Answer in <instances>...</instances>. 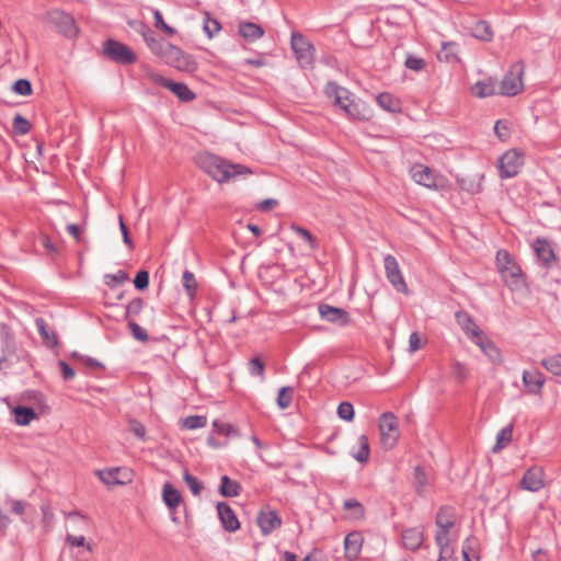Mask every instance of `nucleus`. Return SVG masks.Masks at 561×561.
Listing matches in <instances>:
<instances>
[{
    "label": "nucleus",
    "mask_w": 561,
    "mask_h": 561,
    "mask_svg": "<svg viewBox=\"0 0 561 561\" xmlns=\"http://www.w3.org/2000/svg\"><path fill=\"white\" fill-rule=\"evenodd\" d=\"M325 92L330 99H332V103L334 106H337L342 110V106L346 105L350 101V91L345 88L340 87L335 82H329Z\"/></svg>",
    "instance_id": "24"
},
{
    "label": "nucleus",
    "mask_w": 561,
    "mask_h": 561,
    "mask_svg": "<svg viewBox=\"0 0 561 561\" xmlns=\"http://www.w3.org/2000/svg\"><path fill=\"white\" fill-rule=\"evenodd\" d=\"M534 250L538 260L541 261L543 265H549L556 260V255L550 243L545 239L537 238L534 242Z\"/></svg>",
    "instance_id": "26"
},
{
    "label": "nucleus",
    "mask_w": 561,
    "mask_h": 561,
    "mask_svg": "<svg viewBox=\"0 0 561 561\" xmlns=\"http://www.w3.org/2000/svg\"><path fill=\"white\" fill-rule=\"evenodd\" d=\"M513 437V424H508L503 427L496 435V443L492 448L493 453H497L499 450L508 446L512 442Z\"/></svg>",
    "instance_id": "37"
},
{
    "label": "nucleus",
    "mask_w": 561,
    "mask_h": 561,
    "mask_svg": "<svg viewBox=\"0 0 561 561\" xmlns=\"http://www.w3.org/2000/svg\"><path fill=\"white\" fill-rule=\"evenodd\" d=\"M343 508L351 513V517L354 519H362L365 516V508L360 502L355 499L345 500Z\"/></svg>",
    "instance_id": "40"
},
{
    "label": "nucleus",
    "mask_w": 561,
    "mask_h": 561,
    "mask_svg": "<svg viewBox=\"0 0 561 561\" xmlns=\"http://www.w3.org/2000/svg\"><path fill=\"white\" fill-rule=\"evenodd\" d=\"M376 101L381 108L390 113H397L401 111L399 100L388 92L379 93L376 96Z\"/></svg>",
    "instance_id": "34"
},
{
    "label": "nucleus",
    "mask_w": 561,
    "mask_h": 561,
    "mask_svg": "<svg viewBox=\"0 0 561 561\" xmlns=\"http://www.w3.org/2000/svg\"><path fill=\"white\" fill-rule=\"evenodd\" d=\"M404 66L410 70L421 71L425 68L426 61L421 57H417L414 55H408V57L404 61Z\"/></svg>",
    "instance_id": "56"
},
{
    "label": "nucleus",
    "mask_w": 561,
    "mask_h": 561,
    "mask_svg": "<svg viewBox=\"0 0 561 561\" xmlns=\"http://www.w3.org/2000/svg\"><path fill=\"white\" fill-rule=\"evenodd\" d=\"M161 59L169 66L174 67L181 71L193 72L197 69V64L194 58L186 55L182 49L174 45H170L164 51Z\"/></svg>",
    "instance_id": "8"
},
{
    "label": "nucleus",
    "mask_w": 561,
    "mask_h": 561,
    "mask_svg": "<svg viewBox=\"0 0 561 561\" xmlns=\"http://www.w3.org/2000/svg\"><path fill=\"white\" fill-rule=\"evenodd\" d=\"M182 285L190 297H193L195 295L197 289V283L194 274L191 271H184L182 275Z\"/></svg>",
    "instance_id": "49"
},
{
    "label": "nucleus",
    "mask_w": 561,
    "mask_h": 561,
    "mask_svg": "<svg viewBox=\"0 0 561 561\" xmlns=\"http://www.w3.org/2000/svg\"><path fill=\"white\" fill-rule=\"evenodd\" d=\"M96 473L100 480L107 485L126 484L131 481V472L125 468L99 470Z\"/></svg>",
    "instance_id": "17"
},
{
    "label": "nucleus",
    "mask_w": 561,
    "mask_h": 561,
    "mask_svg": "<svg viewBox=\"0 0 561 561\" xmlns=\"http://www.w3.org/2000/svg\"><path fill=\"white\" fill-rule=\"evenodd\" d=\"M66 541L72 547H87L88 550H91L90 543L85 545L84 536L67 535Z\"/></svg>",
    "instance_id": "63"
},
{
    "label": "nucleus",
    "mask_w": 561,
    "mask_h": 561,
    "mask_svg": "<svg viewBox=\"0 0 561 561\" xmlns=\"http://www.w3.org/2000/svg\"><path fill=\"white\" fill-rule=\"evenodd\" d=\"M72 357L80 359L81 363L90 369H104V365L93 357L80 355L77 352L72 353Z\"/></svg>",
    "instance_id": "59"
},
{
    "label": "nucleus",
    "mask_w": 561,
    "mask_h": 561,
    "mask_svg": "<svg viewBox=\"0 0 561 561\" xmlns=\"http://www.w3.org/2000/svg\"><path fill=\"white\" fill-rule=\"evenodd\" d=\"M12 127L14 134L23 136L31 130L32 125L24 116L16 114L13 118Z\"/></svg>",
    "instance_id": "48"
},
{
    "label": "nucleus",
    "mask_w": 561,
    "mask_h": 561,
    "mask_svg": "<svg viewBox=\"0 0 561 561\" xmlns=\"http://www.w3.org/2000/svg\"><path fill=\"white\" fill-rule=\"evenodd\" d=\"M383 265H385L386 277L389 280V283L398 291L408 293V285L403 278V275H402V272L400 270L397 259L391 254H387L383 257Z\"/></svg>",
    "instance_id": "11"
},
{
    "label": "nucleus",
    "mask_w": 561,
    "mask_h": 561,
    "mask_svg": "<svg viewBox=\"0 0 561 561\" xmlns=\"http://www.w3.org/2000/svg\"><path fill=\"white\" fill-rule=\"evenodd\" d=\"M291 229L300 239L309 244L311 250L318 249L319 242L308 229L295 225L291 227Z\"/></svg>",
    "instance_id": "46"
},
{
    "label": "nucleus",
    "mask_w": 561,
    "mask_h": 561,
    "mask_svg": "<svg viewBox=\"0 0 561 561\" xmlns=\"http://www.w3.org/2000/svg\"><path fill=\"white\" fill-rule=\"evenodd\" d=\"M293 392L294 389L291 387H282L278 390L277 405L279 407V409H287L291 404Z\"/></svg>",
    "instance_id": "50"
},
{
    "label": "nucleus",
    "mask_w": 561,
    "mask_h": 561,
    "mask_svg": "<svg viewBox=\"0 0 561 561\" xmlns=\"http://www.w3.org/2000/svg\"><path fill=\"white\" fill-rule=\"evenodd\" d=\"M337 415L340 419L351 422L354 419V407L352 403L344 401L337 407Z\"/></svg>",
    "instance_id": "55"
},
{
    "label": "nucleus",
    "mask_w": 561,
    "mask_h": 561,
    "mask_svg": "<svg viewBox=\"0 0 561 561\" xmlns=\"http://www.w3.org/2000/svg\"><path fill=\"white\" fill-rule=\"evenodd\" d=\"M241 491V485L236 480L230 479L228 476L220 478L219 493L225 497L238 496Z\"/></svg>",
    "instance_id": "31"
},
{
    "label": "nucleus",
    "mask_w": 561,
    "mask_h": 561,
    "mask_svg": "<svg viewBox=\"0 0 561 561\" xmlns=\"http://www.w3.org/2000/svg\"><path fill=\"white\" fill-rule=\"evenodd\" d=\"M140 33L150 50L160 58L171 45V43L160 37L154 31L144 23L141 24Z\"/></svg>",
    "instance_id": "15"
},
{
    "label": "nucleus",
    "mask_w": 561,
    "mask_h": 561,
    "mask_svg": "<svg viewBox=\"0 0 561 561\" xmlns=\"http://www.w3.org/2000/svg\"><path fill=\"white\" fill-rule=\"evenodd\" d=\"M523 163V152L516 149L506 151L499 160V172L501 179H510L516 176Z\"/></svg>",
    "instance_id": "9"
},
{
    "label": "nucleus",
    "mask_w": 561,
    "mask_h": 561,
    "mask_svg": "<svg viewBox=\"0 0 561 561\" xmlns=\"http://www.w3.org/2000/svg\"><path fill=\"white\" fill-rule=\"evenodd\" d=\"M541 365L553 375L561 376V354L543 358Z\"/></svg>",
    "instance_id": "47"
},
{
    "label": "nucleus",
    "mask_w": 561,
    "mask_h": 561,
    "mask_svg": "<svg viewBox=\"0 0 561 561\" xmlns=\"http://www.w3.org/2000/svg\"><path fill=\"white\" fill-rule=\"evenodd\" d=\"M257 524L262 534L267 536L282 526V518L276 511L261 512L257 515Z\"/></svg>",
    "instance_id": "21"
},
{
    "label": "nucleus",
    "mask_w": 561,
    "mask_h": 561,
    "mask_svg": "<svg viewBox=\"0 0 561 561\" xmlns=\"http://www.w3.org/2000/svg\"><path fill=\"white\" fill-rule=\"evenodd\" d=\"M238 33L247 41L254 42L262 38L265 34L264 28L253 22L241 21L238 24Z\"/></svg>",
    "instance_id": "25"
},
{
    "label": "nucleus",
    "mask_w": 561,
    "mask_h": 561,
    "mask_svg": "<svg viewBox=\"0 0 561 561\" xmlns=\"http://www.w3.org/2000/svg\"><path fill=\"white\" fill-rule=\"evenodd\" d=\"M183 479L194 495H198L202 492L203 484L196 477L192 476L187 469L184 470Z\"/></svg>",
    "instance_id": "53"
},
{
    "label": "nucleus",
    "mask_w": 561,
    "mask_h": 561,
    "mask_svg": "<svg viewBox=\"0 0 561 561\" xmlns=\"http://www.w3.org/2000/svg\"><path fill=\"white\" fill-rule=\"evenodd\" d=\"M207 417L205 415H190L182 420V427L185 430H197L206 426Z\"/></svg>",
    "instance_id": "45"
},
{
    "label": "nucleus",
    "mask_w": 561,
    "mask_h": 561,
    "mask_svg": "<svg viewBox=\"0 0 561 561\" xmlns=\"http://www.w3.org/2000/svg\"><path fill=\"white\" fill-rule=\"evenodd\" d=\"M455 318L457 324L471 341L474 342L483 335V331L476 324L473 318L467 311H457Z\"/></svg>",
    "instance_id": "18"
},
{
    "label": "nucleus",
    "mask_w": 561,
    "mask_h": 561,
    "mask_svg": "<svg viewBox=\"0 0 561 561\" xmlns=\"http://www.w3.org/2000/svg\"><path fill=\"white\" fill-rule=\"evenodd\" d=\"M291 49L301 68H312L314 64L316 48L301 33L293 32L290 36Z\"/></svg>",
    "instance_id": "4"
},
{
    "label": "nucleus",
    "mask_w": 561,
    "mask_h": 561,
    "mask_svg": "<svg viewBox=\"0 0 561 561\" xmlns=\"http://www.w3.org/2000/svg\"><path fill=\"white\" fill-rule=\"evenodd\" d=\"M494 131L501 140H506L510 136V130L505 124L497 121L494 126Z\"/></svg>",
    "instance_id": "64"
},
{
    "label": "nucleus",
    "mask_w": 561,
    "mask_h": 561,
    "mask_svg": "<svg viewBox=\"0 0 561 561\" xmlns=\"http://www.w3.org/2000/svg\"><path fill=\"white\" fill-rule=\"evenodd\" d=\"M451 369L453 375L458 382H463L469 376L467 366L461 362L455 360L451 365Z\"/></svg>",
    "instance_id": "54"
},
{
    "label": "nucleus",
    "mask_w": 561,
    "mask_h": 561,
    "mask_svg": "<svg viewBox=\"0 0 561 561\" xmlns=\"http://www.w3.org/2000/svg\"><path fill=\"white\" fill-rule=\"evenodd\" d=\"M410 174L417 184L427 188H437L439 186L438 181L440 178L424 164H414L410 170Z\"/></svg>",
    "instance_id": "13"
},
{
    "label": "nucleus",
    "mask_w": 561,
    "mask_h": 561,
    "mask_svg": "<svg viewBox=\"0 0 561 561\" xmlns=\"http://www.w3.org/2000/svg\"><path fill=\"white\" fill-rule=\"evenodd\" d=\"M35 324H36L38 333L42 336L44 343L48 347H55L58 344V337L55 332L49 330L46 321L43 318H37L35 320Z\"/></svg>",
    "instance_id": "30"
},
{
    "label": "nucleus",
    "mask_w": 561,
    "mask_h": 561,
    "mask_svg": "<svg viewBox=\"0 0 561 561\" xmlns=\"http://www.w3.org/2000/svg\"><path fill=\"white\" fill-rule=\"evenodd\" d=\"M524 62L522 60L512 65L501 82L502 95L514 96L523 90Z\"/></svg>",
    "instance_id": "6"
},
{
    "label": "nucleus",
    "mask_w": 561,
    "mask_h": 561,
    "mask_svg": "<svg viewBox=\"0 0 561 561\" xmlns=\"http://www.w3.org/2000/svg\"><path fill=\"white\" fill-rule=\"evenodd\" d=\"M153 16H154V25H156L157 28H160L161 31H163L168 35H174L175 34V30L173 27L169 26L164 22L163 16H162V14H161V12L159 10L154 11Z\"/></svg>",
    "instance_id": "61"
},
{
    "label": "nucleus",
    "mask_w": 561,
    "mask_h": 561,
    "mask_svg": "<svg viewBox=\"0 0 561 561\" xmlns=\"http://www.w3.org/2000/svg\"><path fill=\"white\" fill-rule=\"evenodd\" d=\"M496 263L503 282L511 290L520 291L526 287V280L522 268L507 251H497Z\"/></svg>",
    "instance_id": "2"
},
{
    "label": "nucleus",
    "mask_w": 561,
    "mask_h": 561,
    "mask_svg": "<svg viewBox=\"0 0 561 561\" xmlns=\"http://www.w3.org/2000/svg\"><path fill=\"white\" fill-rule=\"evenodd\" d=\"M162 499L169 510L176 508L182 502V495L171 483L165 482L162 489Z\"/></svg>",
    "instance_id": "29"
},
{
    "label": "nucleus",
    "mask_w": 561,
    "mask_h": 561,
    "mask_svg": "<svg viewBox=\"0 0 561 561\" xmlns=\"http://www.w3.org/2000/svg\"><path fill=\"white\" fill-rule=\"evenodd\" d=\"M363 536L359 531H352L348 535H346L344 539V548H345V557L350 561H355L359 552L362 550L363 546Z\"/></svg>",
    "instance_id": "22"
},
{
    "label": "nucleus",
    "mask_w": 561,
    "mask_h": 561,
    "mask_svg": "<svg viewBox=\"0 0 561 561\" xmlns=\"http://www.w3.org/2000/svg\"><path fill=\"white\" fill-rule=\"evenodd\" d=\"M126 280H128V274L123 270H118L115 274H105L104 276V283L110 287L122 285Z\"/></svg>",
    "instance_id": "51"
},
{
    "label": "nucleus",
    "mask_w": 561,
    "mask_h": 561,
    "mask_svg": "<svg viewBox=\"0 0 561 561\" xmlns=\"http://www.w3.org/2000/svg\"><path fill=\"white\" fill-rule=\"evenodd\" d=\"M13 91L20 95H30L32 93V84L27 79H19L13 83Z\"/></svg>",
    "instance_id": "60"
},
{
    "label": "nucleus",
    "mask_w": 561,
    "mask_h": 561,
    "mask_svg": "<svg viewBox=\"0 0 561 561\" xmlns=\"http://www.w3.org/2000/svg\"><path fill=\"white\" fill-rule=\"evenodd\" d=\"M342 111L351 119L367 121L369 118L368 110L364 104H359L350 100L346 105L342 106Z\"/></svg>",
    "instance_id": "28"
},
{
    "label": "nucleus",
    "mask_w": 561,
    "mask_h": 561,
    "mask_svg": "<svg viewBox=\"0 0 561 561\" xmlns=\"http://www.w3.org/2000/svg\"><path fill=\"white\" fill-rule=\"evenodd\" d=\"M213 426L218 434L225 435L227 437L239 435L238 430L229 423H222L218 420H215Z\"/></svg>",
    "instance_id": "52"
},
{
    "label": "nucleus",
    "mask_w": 561,
    "mask_h": 561,
    "mask_svg": "<svg viewBox=\"0 0 561 561\" xmlns=\"http://www.w3.org/2000/svg\"><path fill=\"white\" fill-rule=\"evenodd\" d=\"M134 286L138 290H146L149 286V272L146 270H140L135 278H134Z\"/></svg>",
    "instance_id": "57"
},
{
    "label": "nucleus",
    "mask_w": 561,
    "mask_h": 561,
    "mask_svg": "<svg viewBox=\"0 0 561 561\" xmlns=\"http://www.w3.org/2000/svg\"><path fill=\"white\" fill-rule=\"evenodd\" d=\"M546 378L538 369L525 370L523 373V383L526 391L530 394H540L545 385Z\"/></svg>",
    "instance_id": "20"
},
{
    "label": "nucleus",
    "mask_w": 561,
    "mask_h": 561,
    "mask_svg": "<svg viewBox=\"0 0 561 561\" xmlns=\"http://www.w3.org/2000/svg\"><path fill=\"white\" fill-rule=\"evenodd\" d=\"M435 542L439 548V556L437 561H456L455 551L450 546L448 536H444L442 541H438L437 536H435Z\"/></svg>",
    "instance_id": "36"
},
{
    "label": "nucleus",
    "mask_w": 561,
    "mask_h": 561,
    "mask_svg": "<svg viewBox=\"0 0 561 561\" xmlns=\"http://www.w3.org/2000/svg\"><path fill=\"white\" fill-rule=\"evenodd\" d=\"M195 162L218 183H226L236 180L238 176L253 174L249 167L232 163L210 152H199L195 158Z\"/></svg>",
    "instance_id": "1"
},
{
    "label": "nucleus",
    "mask_w": 561,
    "mask_h": 561,
    "mask_svg": "<svg viewBox=\"0 0 561 561\" xmlns=\"http://www.w3.org/2000/svg\"><path fill=\"white\" fill-rule=\"evenodd\" d=\"M359 449L357 453L353 454V457L362 463L368 461L370 456L369 442L366 435H360L358 438Z\"/></svg>",
    "instance_id": "42"
},
{
    "label": "nucleus",
    "mask_w": 561,
    "mask_h": 561,
    "mask_svg": "<svg viewBox=\"0 0 561 561\" xmlns=\"http://www.w3.org/2000/svg\"><path fill=\"white\" fill-rule=\"evenodd\" d=\"M479 540L474 536H469L462 543V558L463 561H479L480 558L477 553Z\"/></svg>",
    "instance_id": "32"
},
{
    "label": "nucleus",
    "mask_w": 561,
    "mask_h": 561,
    "mask_svg": "<svg viewBox=\"0 0 561 561\" xmlns=\"http://www.w3.org/2000/svg\"><path fill=\"white\" fill-rule=\"evenodd\" d=\"M103 53L110 60L119 65H131L137 60L131 48L112 38L104 42Z\"/></svg>",
    "instance_id": "5"
},
{
    "label": "nucleus",
    "mask_w": 561,
    "mask_h": 561,
    "mask_svg": "<svg viewBox=\"0 0 561 561\" xmlns=\"http://www.w3.org/2000/svg\"><path fill=\"white\" fill-rule=\"evenodd\" d=\"M474 343L481 348V351L490 358L494 364L502 362V355L499 347L488 337L481 335Z\"/></svg>",
    "instance_id": "27"
},
{
    "label": "nucleus",
    "mask_w": 561,
    "mask_h": 561,
    "mask_svg": "<svg viewBox=\"0 0 561 561\" xmlns=\"http://www.w3.org/2000/svg\"><path fill=\"white\" fill-rule=\"evenodd\" d=\"M150 78L154 83L173 92L182 102H191L196 98V94L183 82H174L156 72L151 73Z\"/></svg>",
    "instance_id": "10"
},
{
    "label": "nucleus",
    "mask_w": 561,
    "mask_h": 561,
    "mask_svg": "<svg viewBox=\"0 0 561 561\" xmlns=\"http://www.w3.org/2000/svg\"><path fill=\"white\" fill-rule=\"evenodd\" d=\"M248 369L251 376L260 377L262 381L265 379V364L259 355L249 362Z\"/></svg>",
    "instance_id": "44"
},
{
    "label": "nucleus",
    "mask_w": 561,
    "mask_h": 561,
    "mask_svg": "<svg viewBox=\"0 0 561 561\" xmlns=\"http://www.w3.org/2000/svg\"><path fill=\"white\" fill-rule=\"evenodd\" d=\"M41 20L65 37L73 38L79 33L73 16L62 10H49L42 15Z\"/></svg>",
    "instance_id": "3"
},
{
    "label": "nucleus",
    "mask_w": 561,
    "mask_h": 561,
    "mask_svg": "<svg viewBox=\"0 0 561 561\" xmlns=\"http://www.w3.org/2000/svg\"><path fill=\"white\" fill-rule=\"evenodd\" d=\"M471 33L474 38L483 42H491L494 35L491 25L484 20L476 22Z\"/></svg>",
    "instance_id": "35"
},
{
    "label": "nucleus",
    "mask_w": 561,
    "mask_h": 561,
    "mask_svg": "<svg viewBox=\"0 0 561 561\" xmlns=\"http://www.w3.org/2000/svg\"><path fill=\"white\" fill-rule=\"evenodd\" d=\"M144 305L145 301L140 297L134 298L131 301H129L125 306V319L129 321L138 317L144 308Z\"/></svg>",
    "instance_id": "41"
},
{
    "label": "nucleus",
    "mask_w": 561,
    "mask_h": 561,
    "mask_svg": "<svg viewBox=\"0 0 561 561\" xmlns=\"http://www.w3.org/2000/svg\"><path fill=\"white\" fill-rule=\"evenodd\" d=\"M203 30L208 38H213L221 30V24L218 20L210 18L208 12H205Z\"/></svg>",
    "instance_id": "43"
},
{
    "label": "nucleus",
    "mask_w": 561,
    "mask_h": 561,
    "mask_svg": "<svg viewBox=\"0 0 561 561\" xmlns=\"http://www.w3.org/2000/svg\"><path fill=\"white\" fill-rule=\"evenodd\" d=\"M15 422L19 425H28L34 419L37 417L35 410L31 407L18 405L13 409Z\"/></svg>",
    "instance_id": "33"
},
{
    "label": "nucleus",
    "mask_w": 561,
    "mask_h": 561,
    "mask_svg": "<svg viewBox=\"0 0 561 561\" xmlns=\"http://www.w3.org/2000/svg\"><path fill=\"white\" fill-rule=\"evenodd\" d=\"M379 431L381 444L385 448L391 449L399 439L398 420L392 412H385L379 417Z\"/></svg>",
    "instance_id": "7"
},
{
    "label": "nucleus",
    "mask_w": 561,
    "mask_h": 561,
    "mask_svg": "<svg viewBox=\"0 0 561 561\" xmlns=\"http://www.w3.org/2000/svg\"><path fill=\"white\" fill-rule=\"evenodd\" d=\"M318 311L323 320L331 323L346 325L350 322V314L343 308L333 307L328 304H320L318 306Z\"/></svg>",
    "instance_id": "16"
},
{
    "label": "nucleus",
    "mask_w": 561,
    "mask_h": 561,
    "mask_svg": "<svg viewBox=\"0 0 561 561\" xmlns=\"http://www.w3.org/2000/svg\"><path fill=\"white\" fill-rule=\"evenodd\" d=\"M129 430L130 432H133L138 438L140 439H145L146 437V427L144 426L142 423H140L139 421L137 420H131L129 422Z\"/></svg>",
    "instance_id": "62"
},
{
    "label": "nucleus",
    "mask_w": 561,
    "mask_h": 561,
    "mask_svg": "<svg viewBox=\"0 0 561 561\" xmlns=\"http://www.w3.org/2000/svg\"><path fill=\"white\" fill-rule=\"evenodd\" d=\"M217 512L225 530L234 533L240 528L238 517L229 504L219 502L217 504Z\"/></svg>",
    "instance_id": "19"
},
{
    "label": "nucleus",
    "mask_w": 561,
    "mask_h": 561,
    "mask_svg": "<svg viewBox=\"0 0 561 561\" xmlns=\"http://www.w3.org/2000/svg\"><path fill=\"white\" fill-rule=\"evenodd\" d=\"M456 523V512L453 506H442L435 518V524L437 526V530L435 536H437V540L442 541L444 536L449 535V530L455 526Z\"/></svg>",
    "instance_id": "12"
},
{
    "label": "nucleus",
    "mask_w": 561,
    "mask_h": 561,
    "mask_svg": "<svg viewBox=\"0 0 561 561\" xmlns=\"http://www.w3.org/2000/svg\"><path fill=\"white\" fill-rule=\"evenodd\" d=\"M414 488L419 495H423L426 485L428 484L427 474L422 466L414 467L413 470Z\"/></svg>",
    "instance_id": "38"
},
{
    "label": "nucleus",
    "mask_w": 561,
    "mask_h": 561,
    "mask_svg": "<svg viewBox=\"0 0 561 561\" xmlns=\"http://www.w3.org/2000/svg\"><path fill=\"white\" fill-rule=\"evenodd\" d=\"M545 471L541 467H530L519 481V488L530 492H538L545 486Z\"/></svg>",
    "instance_id": "14"
},
{
    "label": "nucleus",
    "mask_w": 561,
    "mask_h": 561,
    "mask_svg": "<svg viewBox=\"0 0 561 561\" xmlns=\"http://www.w3.org/2000/svg\"><path fill=\"white\" fill-rule=\"evenodd\" d=\"M128 328L133 334V336L140 341V342H147L149 340V336L145 329H142L137 322L134 320L128 321Z\"/></svg>",
    "instance_id": "58"
},
{
    "label": "nucleus",
    "mask_w": 561,
    "mask_h": 561,
    "mask_svg": "<svg viewBox=\"0 0 561 561\" xmlns=\"http://www.w3.org/2000/svg\"><path fill=\"white\" fill-rule=\"evenodd\" d=\"M424 540L423 527L408 528L402 531V542L407 549L412 551L417 550Z\"/></svg>",
    "instance_id": "23"
},
{
    "label": "nucleus",
    "mask_w": 561,
    "mask_h": 561,
    "mask_svg": "<svg viewBox=\"0 0 561 561\" xmlns=\"http://www.w3.org/2000/svg\"><path fill=\"white\" fill-rule=\"evenodd\" d=\"M472 93L478 98L491 96L495 93V87L491 79L486 81H478L472 87Z\"/></svg>",
    "instance_id": "39"
}]
</instances>
